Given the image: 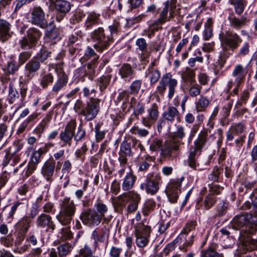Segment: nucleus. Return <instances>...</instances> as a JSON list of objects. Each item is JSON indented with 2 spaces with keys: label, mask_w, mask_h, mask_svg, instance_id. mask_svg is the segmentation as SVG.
<instances>
[{
  "label": "nucleus",
  "mask_w": 257,
  "mask_h": 257,
  "mask_svg": "<svg viewBox=\"0 0 257 257\" xmlns=\"http://www.w3.org/2000/svg\"><path fill=\"white\" fill-rule=\"evenodd\" d=\"M177 0H167L163 3L164 7L159 14L158 18L153 22V25H162L174 18Z\"/></svg>",
  "instance_id": "obj_6"
},
{
  "label": "nucleus",
  "mask_w": 257,
  "mask_h": 257,
  "mask_svg": "<svg viewBox=\"0 0 257 257\" xmlns=\"http://www.w3.org/2000/svg\"><path fill=\"white\" fill-rule=\"evenodd\" d=\"M40 66L39 61L35 59L29 61L25 67L27 77L31 78L33 76V74L39 70Z\"/></svg>",
  "instance_id": "obj_29"
},
{
  "label": "nucleus",
  "mask_w": 257,
  "mask_h": 257,
  "mask_svg": "<svg viewBox=\"0 0 257 257\" xmlns=\"http://www.w3.org/2000/svg\"><path fill=\"white\" fill-rule=\"evenodd\" d=\"M21 66L19 63L17 62L13 57L8 62L7 69L8 72L10 74H14L18 70Z\"/></svg>",
  "instance_id": "obj_49"
},
{
  "label": "nucleus",
  "mask_w": 257,
  "mask_h": 257,
  "mask_svg": "<svg viewBox=\"0 0 257 257\" xmlns=\"http://www.w3.org/2000/svg\"><path fill=\"white\" fill-rule=\"evenodd\" d=\"M91 38L93 41L97 42L94 45V48L99 52H102L108 47L112 42V38L109 36H106L104 29L99 27L94 30L91 34Z\"/></svg>",
  "instance_id": "obj_7"
},
{
  "label": "nucleus",
  "mask_w": 257,
  "mask_h": 257,
  "mask_svg": "<svg viewBox=\"0 0 257 257\" xmlns=\"http://www.w3.org/2000/svg\"><path fill=\"white\" fill-rule=\"evenodd\" d=\"M242 248L244 253L255 250L257 248V240L249 237L245 238L242 241Z\"/></svg>",
  "instance_id": "obj_36"
},
{
  "label": "nucleus",
  "mask_w": 257,
  "mask_h": 257,
  "mask_svg": "<svg viewBox=\"0 0 257 257\" xmlns=\"http://www.w3.org/2000/svg\"><path fill=\"white\" fill-rule=\"evenodd\" d=\"M98 214L103 222L108 223L111 219V216H105V214L108 212V208L103 203L98 201L94 205V209Z\"/></svg>",
  "instance_id": "obj_26"
},
{
  "label": "nucleus",
  "mask_w": 257,
  "mask_h": 257,
  "mask_svg": "<svg viewBox=\"0 0 257 257\" xmlns=\"http://www.w3.org/2000/svg\"><path fill=\"white\" fill-rule=\"evenodd\" d=\"M185 136L184 128L181 125L177 127L176 131L174 135H173L170 139H174L176 141H181Z\"/></svg>",
  "instance_id": "obj_58"
},
{
  "label": "nucleus",
  "mask_w": 257,
  "mask_h": 257,
  "mask_svg": "<svg viewBox=\"0 0 257 257\" xmlns=\"http://www.w3.org/2000/svg\"><path fill=\"white\" fill-rule=\"evenodd\" d=\"M54 77L51 73H41L39 79L40 84L43 88H46L53 81Z\"/></svg>",
  "instance_id": "obj_38"
},
{
  "label": "nucleus",
  "mask_w": 257,
  "mask_h": 257,
  "mask_svg": "<svg viewBox=\"0 0 257 257\" xmlns=\"http://www.w3.org/2000/svg\"><path fill=\"white\" fill-rule=\"evenodd\" d=\"M118 74L124 80L130 81L135 75V71L130 64L125 63L120 67Z\"/></svg>",
  "instance_id": "obj_25"
},
{
  "label": "nucleus",
  "mask_w": 257,
  "mask_h": 257,
  "mask_svg": "<svg viewBox=\"0 0 257 257\" xmlns=\"http://www.w3.org/2000/svg\"><path fill=\"white\" fill-rule=\"evenodd\" d=\"M42 33L39 30L35 28H30L27 31V36L20 40L19 43L22 49H30L34 47Z\"/></svg>",
  "instance_id": "obj_10"
},
{
  "label": "nucleus",
  "mask_w": 257,
  "mask_h": 257,
  "mask_svg": "<svg viewBox=\"0 0 257 257\" xmlns=\"http://www.w3.org/2000/svg\"><path fill=\"white\" fill-rule=\"evenodd\" d=\"M207 136L206 132H201L197 139L194 141V147L191 151L196 153L197 152H200L207 142Z\"/></svg>",
  "instance_id": "obj_32"
},
{
  "label": "nucleus",
  "mask_w": 257,
  "mask_h": 257,
  "mask_svg": "<svg viewBox=\"0 0 257 257\" xmlns=\"http://www.w3.org/2000/svg\"><path fill=\"white\" fill-rule=\"evenodd\" d=\"M228 20L230 26L235 30L241 29L246 26L249 22L246 17L241 16L240 18H237L233 12L229 14Z\"/></svg>",
  "instance_id": "obj_23"
},
{
  "label": "nucleus",
  "mask_w": 257,
  "mask_h": 257,
  "mask_svg": "<svg viewBox=\"0 0 257 257\" xmlns=\"http://www.w3.org/2000/svg\"><path fill=\"white\" fill-rule=\"evenodd\" d=\"M181 77L186 86L193 83L194 84L196 82L195 80V71L190 68H186V69L182 73Z\"/></svg>",
  "instance_id": "obj_33"
},
{
  "label": "nucleus",
  "mask_w": 257,
  "mask_h": 257,
  "mask_svg": "<svg viewBox=\"0 0 257 257\" xmlns=\"http://www.w3.org/2000/svg\"><path fill=\"white\" fill-rule=\"evenodd\" d=\"M72 246L69 243L61 244L58 247L59 254L60 255H66L69 253Z\"/></svg>",
  "instance_id": "obj_60"
},
{
  "label": "nucleus",
  "mask_w": 257,
  "mask_h": 257,
  "mask_svg": "<svg viewBox=\"0 0 257 257\" xmlns=\"http://www.w3.org/2000/svg\"><path fill=\"white\" fill-rule=\"evenodd\" d=\"M245 126L243 122H238L232 124L229 130L226 133L227 141H231L233 140V135H238L243 133Z\"/></svg>",
  "instance_id": "obj_27"
},
{
  "label": "nucleus",
  "mask_w": 257,
  "mask_h": 257,
  "mask_svg": "<svg viewBox=\"0 0 257 257\" xmlns=\"http://www.w3.org/2000/svg\"><path fill=\"white\" fill-rule=\"evenodd\" d=\"M32 220L30 216H25L19 221L16 226L21 230V231L27 233L30 227Z\"/></svg>",
  "instance_id": "obj_37"
},
{
  "label": "nucleus",
  "mask_w": 257,
  "mask_h": 257,
  "mask_svg": "<svg viewBox=\"0 0 257 257\" xmlns=\"http://www.w3.org/2000/svg\"><path fill=\"white\" fill-rule=\"evenodd\" d=\"M131 132L134 135H138L140 137H145L149 134L148 130L141 128L138 126H134L131 129Z\"/></svg>",
  "instance_id": "obj_62"
},
{
  "label": "nucleus",
  "mask_w": 257,
  "mask_h": 257,
  "mask_svg": "<svg viewBox=\"0 0 257 257\" xmlns=\"http://www.w3.org/2000/svg\"><path fill=\"white\" fill-rule=\"evenodd\" d=\"M229 3L234 7L237 14L240 15L243 13L246 6L245 0H229Z\"/></svg>",
  "instance_id": "obj_42"
},
{
  "label": "nucleus",
  "mask_w": 257,
  "mask_h": 257,
  "mask_svg": "<svg viewBox=\"0 0 257 257\" xmlns=\"http://www.w3.org/2000/svg\"><path fill=\"white\" fill-rule=\"evenodd\" d=\"M52 112H49L45 117L42 119L41 122L39 123L38 126V130L39 132H42L48 123L50 122V121L52 119Z\"/></svg>",
  "instance_id": "obj_57"
},
{
  "label": "nucleus",
  "mask_w": 257,
  "mask_h": 257,
  "mask_svg": "<svg viewBox=\"0 0 257 257\" xmlns=\"http://www.w3.org/2000/svg\"><path fill=\"white\" fill-rule=\"evenodd\" d=\"M183 180L184 178L181 177L180 179L172 181L168 185L166 193L167 197L171 203H174L177 202L179 196L178 193L180 191L179 189Z\"/></svg>",
  "instance_id": "obj_19"
},
{
  "label": "nucleus",
  "mask_w": 257,
  "mask_h": 257,
  "mask_svg": "<svg viewBox=\"0 0 257 257\" xmlns=\"http://www.w3.org/2000/svg\"><path fill=\"white\" fill-rule=\"evenodd\" d=\"M161 182V177L159 174H149L145 182L141 184L140 188L145 190L147 193L153 195L158 192Z\"/></svg>",
  "instance_id": "obj_9"
},
{
  "label": "nucleus",
  "mask_w": 257,
  "mask_h": 257,
  "mask_svg": "<svg viewBox=\"0 0 257 257\" xmlns=\"http://www.w3.org/2000/svg\"><path fill=\"white\" fill-rule=\"evenodd\" d=\"M130 107L134 109V114L135 116H138L144 112L145 107L143 104L137 103L136 99L133 97L130 102Z\"/></svg>",
  "instance_id": "obj_41"
},
{
  "label": "nucleus",
  "mask_w": 257,
  "mask_h": 257,
  "mask_svg": "<svg viewBox=\"0 0 257 257\" xmlns=\"http://www.w3.org/2000/svg\"><path fill=\"white\" fill-rule=\"evenodd\" d=\"M11 25L4 19H0V41L5 42L10 37L9 34Z\"/></svg>",
  "instance_id": "obj_30"
},
{
  "label": "nucleus",
  "mask_w": 257,
  "mask_h": 257,
  "mask_svg": "<svg viewBox=\"0 0 257 257\" xmlns=\"http://www.w3.org/2000/svg\"><path fill=\"white\" fill-rule=\"evenodd\" d=\"M216 199L212 194L206 195L202 201V206L205 209L208 210L214 205Z\"/></svg>",
  "instance_id": "obj_46"
},
{
  "label": "nucleus",
  "mask_w": 257,
  "mask_h": 257,
  "mask_svg": "<svg viewBox=\"0 0 257 257\" xmlns=\"http://www.w3.org/2000/svg\"><path fill=\"white\" fill-rule=\"evenodd\" d=\"M134 234L136 237V243L140 248L146 246L149 242V238L151 232V227L139 223L135 227Z\"/></svg>",
  "instance_id": "obj_8"
},
{
  "label": "nucleus",
  "mask_w": 257,
  "mask_h": 257,
  "mask_svg": "<svg viewBox=\"0 0 257 257\" xmlns=\"http://www.w3.org/2000/svg\"><path fill=\"white\" fill-rule=\"evenodd\" d=\"M163 118L168 122L173 123L175 119L179 120L180 114L177 108L173 106H169L163 113Z\"/></svg>",
  "instance_id": "obj_24"
},
{
  "label": "nucleus",
  "mask_w": 257,
  "mask_h": 257,
  "mask_svg": "<svg viewBox=\"0 0 257 257\" xmlns=\"http://www.w3.org/2000/svg\"><path fill=\"white\" fill-rule=\"evenodd\" d=\"M111 75L107 74L106 75H103L97 80V84L99 86V89L101 91L105 90L109 84Z\"/></svg>",
  "instance_id": "obj_47"
},
{
  "label": "nucleus",
  "mask_w": 257,
  "mask_h": 257,
  "mask_svg": "<svg viewBox=\"0 0 257 257\" xmlns=\"http://www.w3.org/2000/svg\"><path fill=\"white\" fill-rule=\"evenodd\" d=\"M56 71L58 76V78L52 87V92L57 94L67 83L68 77L63 72L61 65H56Z\"/></svg>",
  "instance_id": "obj_20"
},
{
  "label": "nucleus",
  "mask_w": 257,
  "mask_h": 257,
  "mask_svg": "<svg viewBox=\"0 0 257 257\" xmlns=\"http://www.w3.org/2000/svg\"><path fill=\"white\" fill-rule=\"evenodd\" d=\"M213 22L211 18H208L205 24V29L203 32V39L209 40L213 36Z\"/></svg>",
  "instance_id": "obj_39"
},
{
  "label": "nucleus",
  "mask_w": 257,
  "mask_h": 257,
  "mask_svg": "<svg viewBox=\"0 0 257 257\" xmlns=\"http://www.w3.org/2000/svg\"><path fill=\"white\" fill-rule=\"evenodd\" d=\"M31 56L32 53L30 51L21 52L19 55L18 62L22 66L31 58Z\"/></svg>",
  "instance_id": "obj_63"
},
{
  "label": "nucleus",
  "mask_w": 257,
  "mask_h": 257,
  "mask_svg": "<svg viewBox=\"0 0 257 257\" xmlns=\"http://www.w3.org/2000/svg\"><path fill=\"white\" fill-rule=\"evenodd\" d=\"M31 23L42 28H45L47 25V21L45 19V14L40 7H35L31 12Z\"/></svg>",
  "instance_id": "obj_17"
},
{
  "label": "nucleus",
  "mask_w": 257,
  "mask_h": 257,
  "mask_svg": "<svg viewBox=\"0 0 257 257\" xmlns=\"http://www.w3.org/2000/svg\"><path fill=\"white\" fill-rule=\"evenodd\" d=\"M186 86L189 94L191 97H195L200 95L201 90V86L197 84L196 82Z\"/></svg>",
  "instance_id": "obj_45"
},
{
  "label": "nucleus",
  "mask_w": 257,
  "mask_h": 257,
  "mask_svg": "<svg viewBox=\"0 0 257 257\" xmlns=\"http://www.w3.org/2000/svg\"><path fill=\"white\" fill-rule=\"evenodd\" d=\"M201 257H224L223 254L219 253L212 248L202 250Z\"/></svg>",
  "instance_id": "obj_53"
},
{
  "label": "nucleus",
  "mask_w": 257,
  "mask_h": 257,
  "mask_svg": "<svg viewBox=\"0 0 257 257\" xmlns=\"http://www.w3.org/2000/svg\"><path fill=\"white\" fill-rule=\"evenodd\" d=\"M148 117H143V124L146 127H150L152 123L156 121L159 116L158 106L156 103L152 104L151 106L147 109Z\"/></svg>",
  "instance_id": "obj_21"
},
{
  "label": "nucleus",
  "mask_w": 257,
  "mask_h": 257,
  "mask_svg": "<svg viewBox=\"0 0 257 257\" xmlns=\"http://www.w3.org/2000/svg\"><path fill=\"white\" fill-rule=\"evenodd\" d=\"M210 101L206 96L200 95L195 103V106L197 112L204 111L208 107Z\"/></svg>",
  "instance_id": "obj_40"
},
{
  "label": "nucleus",
  "mask_w": 257,
  "mask_h": 257,
  "mask_svg": "<svg viewBox=\"0 0 257 257\" xmlns=\"http://www.w3.org/2000/svg\"><path fill=\"white\" fill-rule=\"evenodd\" d=\"M85 135L86 132L85 130L82 128L81 126H79L77 128L76 133H75V131H74L73 138L74 141L77 143L84 139Z\"/></svg>",
  "instance_id": "obj_61"
},
{
  "label": "nucleus",
  "mask_w": 257,
  "mask_h": 257,
  "mask_svg": "<svg viewBox=\"0 0 257 257\" xmlns=\"http://www.w3.org/2000/svg\"><path fill=\"white\" fill-rule=\"evenodd\" d=\"M156 206L155 202L152 199L147 200L144 204L142 213L144 215L147 216L149 214L154 210Z\"/></svg>",
  "instance_id": "obj_48"
},
{
  "label": "nucleus",
  "mask_w": 257,
  "mask_h": 257,
  "mask_svg": "<svg viewBox=\"0 0 257 257\" xmlns=\"http://www.w3.org/2000/svg\"><path fill=\"white\" fill-rule=\"evenodd\" d=\"M142 81L141 80H136L133 81L131 84L130 88V93L133 95L138 94L142 86Z\"/></svg>",
  "instance_id": "obj_51"
},
{
  "label": "nucleus",
  "mask_w": 257,
  "mask_h": 257,
  "mask_svg": "<svg viewBox=\"0 0 257 257\" xmlns=\"http://www.w3.org/2000/svg\"><path fill=\"white\" fill-rule=\"evenodd\" d=\"M6 161L5 166L7 165L10 162L12 166H15L17 165L21 159V154L17 153L10 154V152H7L5 155Z\"/></svg>",
  "instance_id": "obj_44"
},
{
  "label": "nucleus",
  "mask_w": 257,
  "mask_h": 257,
  "mask_svg": "<svg viewBox=\"0 0 257 257\" xmlns=\"http://www.w3.org/2000/svg\"><path fill=\"white\" fill-rule=\"evenodd\" d=\"M36 224L38 228H45L47 232L50 233H52L56 228L52 217L45 213H42L38 216L36 221Z\"/></svg>",
  "instance_id": "obj_18"
},
{
  "label": "nucleus",
  "mask_w": 257,
  "mask_h": 257,
  "mask_svg": "<svg viewBox=\"0 0 257 257\" xmlns=\"http://www.w3.org/2000/svg\"><path fill=\"white\" fill-rule=\"evenodd\" d=\"M56 163L54 159L47 161L42 167L41 173L47 182L51 183L53 180Z\"/></svg>",
  "instance_id": "obj_22"
},
{
  "label": "nucleus",
  "mask_w": 257,
  "mask_h": 257,
  "mask_svg": "<svg viewBox=\"0 0 257 257\" xmlns=\"http://www.w3.org/2000/svg\"><path fill=\"white\" fill-rule=\"evenodd\" d=\"M247 71L241 64L236 65L231 73L232 79L227 84L228 91H229L232 86H240L244 82Z\"/></svg>",
  "instance_id": "obj_13"
},
{
  "label": "nucleus",
  "mask_w": 257,
  "mask_h": 257,
  "mask_svg": "<svg viewBox=\"0 0 257 257\" xmlns=\"http://www.w3.org/2000/svg\"><path fill=\"white\" fill-rule=\"evenodd\" d=\"M181 144V141L169 139L163 144V147L161 149V156L163 158L166 159L176 157L180 151V146Z\"/></svg>",
  "instance_id": "obj_11"
},
{
  "label": "nucleus",
  "mask_w": 257,
  "mask_h": 257,
  "mask_svg": "<svg viewBox=\"0 0 257 257\" xmlns=\"http://www.w3.org/2000/svg\"><path fill=\"white\" fill-rule=\"evenodd\" d=\"M1 243L6 247L12 246L14 243V238L11 234L7 236H3L0 238Z\"/></svg>",
  "instance_id": "obj_64"
},
{
  "label": "nucleus",
  "mask_w": 257,
  "mask_h": 257,
  "mask_svg": "<svg viewBox=\"0 0 257 257\" xmlns=\"http://www.w3.org/2000/svg\"><path fill=\"white\" fill-rule=\"evenodd\" d=\"M44 154H45V151L43 150L41 148L34 151L32 155L30 162L37 165L40 161L41 156Z\"/></svg>",
  "instance_id": "obj_52"
},
{
  "label": "nucleus",
  "mask_w": 257,
  "mask_h": 257,
  "mask_svg": "<svg viewBox=\"0 0 257 257\" xmlns=\"http://www.w3.org/2000/svg\"><path fill=\"white\" fill-rule=\"evenodd\" d=\"M77 122L75 119H72L65 125L64 128L59 134V139L63 143L62 147L71 146L75 131Z\"/></svg>",
  "instance_id": "obj_12"
},
{
  "label": "nucleus",
  "mask_w": 257,
  "mask_h": 257,
  "mask_svg": "<svg viewBox=\"0 0 257 257\" xmlns=\"http://www.w3.org/2000/svg\"><path fill=\"white\" fill-rule=\"evenodd\" d=\"M141 199L140 195L133 190L123 193L118 196L117 198L116 203L117 206L123 207L125 206L127 202H128L126 210L127 213H132L137 210Z\"/></svg>",
  "instance_id": "obj_3"
},
{
  "label": "nucleus",
  "mask_w": 257,
  "mask_h": 257,
  "mask_svg": "<svg viewBox=\"0 0 257 257\" xmlns=\"http://www.w3.org/2000/svg\"><path fill=\"white\" fill-rule=\"evenodd\" d=\"M242 208L243 209L252 208L250 214L252 215L253 217L255 218L256 221H257V205L254 204L251 205L249 201H246L242 206Z\"/></svg>",
  "instance_id": "obj_59"
},
{
  "label": "nucleus",
  "mask_w": 257,
  "mask_h": 257,
  "mask_svg": "<svg viewBox=\"0 0 257 257\" xmlns=\"http://www.w3.org/2000/svg\"><path fill=\"white\" fill-rule=\"evenodd\" d=\"M100 23V15L95 12L90 13L88 15L85 22L86 29L87 30L90 29L93 25L98 24Z\"/></svg>",
  "instance_id": "obj_35"
},
{
  "label": "nucleus",
  "mask_w": 257,
  "mask_h": 257,
  "mask_svg": "<svg viewBox=\"0 0 257 257\" xmlns=\"http://www.w3.org/2000/svg\"><path fill=\"white\" fill-rule=\"evenodd\" d=\"M177 85V80L173 78L170 73H166L163 75L161 77L157 87L156 92L161 96H163L166 90L167 87H168V98L171 99L176 92Z\"/></svg>",
  "instance_id": "obj_4"
},
{
  "label": "nucleus",
  "mask_w": 257,
  "mask_h": 257,
  "mask_svg": "<svg viewBox=\"0 0 257 257\" xmlns=\"http://www.w3.org/2000/svg\"><path fill=\"white\" fill-rule=\"evenodd\" d=\"M19 94L15 88H13L12 84H10L9 87V95L8 101L10 104H12L14 102L16 99L18 98Z\"/></svg>",
  "instance_id": "obj_56"
},
{
  "label": "nucleus",
  "mask_w": 257,
  "mask_h": 257,
  "mask_svg": "<svg viewBox=\"0 0 257 257\" xmlns=\"http://www.w3.org/2000/svg\"><path fill=\"white\" fill-rule=\"evenodd\" d=\"M80 218L85 225L89 227L98 225L102 220L96 211L92 209L84 210L81 214Z\"/></svg>",
  "instance_id": "obj_14"
},
{
  "label": "nucleus",
  "mask_w": 257,
  "mask_h": 257,
  "mask_svg": "<svg viewBox=\"0 0 257 257\" xmlns=\"http://www.w3.org/2000/svg\"><path fill=\"white\" fill-rule=\"evenodd\" d=\"M55 10L58 13L66 14L71 8V5L68 1L65 0H55L52 3Z\"/></svg>",
  "instance_id": "obj_31"
},
{
  "label": "nucleus",
  "mask_w": 257,
  "mask_h": 257,
  "mask_svg": "<svg viewBox=\"0 0 257 257\" xmlns=\"http://www.w3.org/2000/svg\"><path fill=\"white\" fill-rule=\"evenodd\" d=\"M219 39L222 44L228 46L232 50L236 49L242 41L236 33L229 31L226 32L225 34L221 33Z\"/></svg>",
  "instance_id": "obj_16"
},
{
  "label": "nucleus",
  "mask_w": 257,
  "mask_h": 257,
  "mask_svg": "<svg viewBox=\"0 0 257 257\" xmlns=\"http://www.w3.org/2000/svg\"><path fill=\"white\" fill-rule=\"evenodd\" d=\"M231 225L235 229H241V233L244 232L246 236L254 233L257 229L255 218L249 213L236 215L233 218Z\"/></svg>",
  "instance_id": "obj_1"
},
{
  "label": "nucleus",
  "mask_w": 257,
  "mask_h": 257,
  "mask_svg": "<svg viewBox=\"0 0 257 257\" xmlns=\"http://www.w3.org/2000/svg\"><path fill=\"white\" fill-rule=\"evenodd\" d=\"M197 225L195 221H191L188 222L183 230L176 238V241L179 245L180 250L185 252L187 250L188 246L191 245L194 241V235L189 232L195 229Z\"/></svg>",
  "instance_id": "obj_5"
},
{
  "label": "nucleus",
  "mask_w": 257,
  "mask_h": 257,
  "mask_svg": "<svg viewBox=\"0 0 257 257\" xmlns=\"http://www.w3.org/2000/svg\"><path fill=\"white\" fill-rule=\"evenodd\" d=\"M60 211L56 215L57 220L62 225L69 224L76 211L74 201L69 198H64L60 203Z\"/></svg>",
  "instance_id": "obj_2"
},
{
  "label": "nucleus",
  "mask_w": 257,
  "mask_h": 257,
  "mask_svg": "<svg viewBox=\"0 0 257 257\" xmlns=\"http://www.w3.org/2000/svg\"><path fill=\"white\" fill-rule=\"evenodd\" d=\"M38 116V113H33L32 114L30 115L27 119H26L21 124L19 129L18 132L19 133H23L26 127L28 126V124L33 120H34Z\"/></svg>",
  "instance_id": "obj_50"
},
{
  "label": "nucleus",
  "mask_w": 257,
  "mask_h": 257,
  "mask_svg": "<svg viewBox=\"0 0 257 257\" xmlns=\"http://www.w3.org/2000/svg\"><path fill=\"white\" fill-rule=\"evenodd\" d=\"M99 56L95 57L89 63H88L86 67L85 68V75L88 76L90 80H93L95 73V67L98 63Z\"/></svg>",
  "instance_id": "obj_34"
},
{
  "label": "nucleus",
  "mask_w": 257,
  "mask_h": 257,
  "mask_svg": "<svg viewBox=\"0 0 257 257\" xmlns=\"http://www.w3.org/2000/svg\"><path fill=\"white\" fill-rule=\"evenodd\" d=\"M99 99L94 98H91L90 101L87 102L82 111V115L87 121L91 120L96 116L99 110Z\"/></svg>",
  "instance_id": "obj_15"
},
{
  "label": "nucleus",
  "mask_w": 257,
  "mask_h": 257,
  "mask_svg": "<svg viewBox=\"0 0 257 257\" xmlns=\"http://www.w3.org/2000/svg\"><path fill=\"white\" fill-rule=\"evenodd\" d=\"M137 179L136 176L133 174L132 171L126 172L122 180L121 188L123 191H127L132 189L134 186Z\"/></svg>",
  "instance_id": "obj_28"
},
{
  "label": "nucleus",
  "mask_w": 257,
  "mask_h": 257,
  "mask_svg": "<svg viewBox=\"0 0 257 257\" xmlns=\"http://www.w3.org/2000/svg\"><path fill=\"white\" fill-rule=\"evenodd\" d=\"M52 54V52L49 51L46 47L43 46L37 54V57L41 62H43L48 58L51 57Z\"/></svg>",
  "instance_id": "obj_54"
},
{
  "label": "nucleus",
  "mask_w": 257,
  "mask_h": 257,
  "mask_svg": "<svg viewBox=\"0 0 257 257\" xmlns=\"http://www.w3.org/2000/svg\"><path fill=\"white\" fill-rule=\"evenodd\" d=\"M162 147H163V144L162 141L159 139H155L150 142V149L152 151H161Z\"/></svg>",
  "instance_id": "obj_55"
},
{
  "label": "nucleus",
  "mask_w": 257,
  "mask_h": 257,
  "mask_svg": "<svg viewBox=\"0 0 257 257\" xmlns=\"http://www.w3.org/2000/svg\"><path fill=\"white\" fill-rule=\"evenodd\" d=\"M146 76L150 80L151 85L155 84L160 77L161 74L160 71L157 69L148 68L146 73Z\"/></svg>",
  "instance_id": "obj_43"
}]
</instances>
